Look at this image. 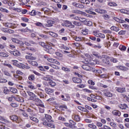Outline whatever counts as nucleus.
<instances>
[{"label":"nucleus","mask_w":129,"mask_h":129,"mask_svg":"<svg viewBox=\"0 0 129 129\" xmlns=\"http://www.w3.org/2000/svg\"><path fill=\"white\" fill-rule=\"evenodd\" d=\"M28 95L29 96V100H32L35 102H42V100L37 97V95L32 92H27Z\"/></svg>","instance_id":"f257e3e1"},{"label":"nucleus","mask_w":129,"mask_h":129,"mask_svg":"<svg viewBox=\"0 0 129 129\" xmlns=\"http://www.w3.org/2000/svg\"><path fill=\"white\" fill-rule=\"evenodd\" d=\"M61 26L70 28V29H74V28H75V25H73L72 22L68 20H63V22L61 23Z\"/></svg>","instance_id":"f03ea898"},{"label":"nucleus","mask_w":129,"mask_h":129,"mask_svg":"<svg viewBox=\"0 0 129 129\" xmlns=\"http://www.w3.org/2000/svg\"><path fill=\"white\" fill-rule=\"evenodd\" d=\"M110 57L108 55H104L103 58L102 59V62L103 64H105L106 65H111V63H110Z\"/></svg>","instance_id":"7ed1b4c3"},{"label":"nucleus","mask_w":129,"mask_h":129,"mask_svg":"<svg viewBox=\"0 0 129 129\" xmlns=\"http://www.w3.org/2000/svg\"><path fill=\"white\" fill-rule=\"evenodd\" d=\"M93 35L98 38H101V39H104L105 38V35L104 34L100 33L99 30H96L93 32Z\"/></svg>","instance_id":"20e7f679"},{"label":"nucleus","mask_w":129,"mask_h":129,"mask_svg":"<svg viewBox=\"0 0 129 129\" xmlns=\"http://www.w3.org/2000/svg\"><path fill=\"white\" fill-rule=\"evenodd\" d=\"M103 95L106 97H112L113 95L108 89H105L103 90Z\"/></svg>","instance_id":"39448f33"},{"label":"nucleus","mask_w":129,"mask_h":129,"mask_svg":"<svg viewBox=\"0 0 129 129\" xmlns=\"http://www.w3.org/2000/svg\"><path fill=\"white\" fill-rule=\"evenodd\" d=\"M43 125H47L48 126V127H50L51 128H55L56 127L55 124L52 122H48L45 121L43 122Z\"/></svg>","instance_id":"423d86ee"},{"label":"nucleus","mask_w":129,"mask_h":129,"mask_svg":"<svg viewBox=\"0 0 129 129\" xmlns=\"http://www.w3.org/2000/svg\"><path fill=\"white\" fill-rule=\"evenodd\" d=\"M10 119L14 122H16L17 123H19L20 121H19V117L17 116V115H12L10 116Z\"/></svg>","instance_id":"0eeeda50"},{"label":"nucleus","mask_w":129,"mask_h":129,"mask_svg":"<svg viewBox=\"0 0 129 129\" xmlns=\"http://www.w3.org/2000/svg\"><path fill=\"white\" fill-rule=\"evenodd\" d=\"M25 53L27 54V55H28L25 56L26 59H27L28 60H36V57L33 56L32 53L29 52H26Z\"/></svg>","instance_id":"6e6552de"},{"label":"nucleus","mask_w":129,"mask_h":129,"mask_svg":"<svg viewBox=\"0 0 129 129\" xmlns=\"http://www.w3.org/2000/svg\"><path fill=\"white\" fill-rule=\"evenodd\" d=\"M61 97L62 99V100L63 101H68L70 99V96L68 94H65L64 96V95H61Z\"/></svg>","instance_id":"1a4fd4ad"},{"label":"nucleus","mask_w":129,"mask_h":129,"mask_svg":"<svg viewBox=\"0 0 129 129\" xmlns=\"http://www.w3.org/2000/svg\"><path fill=\"white\" fill-rule=\"evenodd\" d=\"M70 128H77V126H75L76 125V122L74 121L73 120H70Z\"/></svg>","instance_id":"9d476101"},{"label":"nucleus","mask_w":129,"mask_h":129,"mask_svg":"<svg viewBox=\"0 0 129 129\" xmlns=\"http://www.w3.org/2000/svg\"><path fill=\"white\" fill-rule=\"evenodd\" d=\"M72 80L74 83H77L78 84L82 83V80L79 78L73 77Z\"/></svg>","instance_id":"9b49d317"},{"label":"nucleus","mask_w":129,"mask_h":129,"mask_svg":"<svg viewBox=\"0 0 129 129\" xmlns=\"http://www.w3.org/2000/svg\"><path fill=\"white\" fill-rule=\"evenodd\" d=\"M9 52L10 53V54H11V55H13L14 56H16V57H18V56H20L21 55L20 51H19L18 50H15L14 51L10 50Z\"/></svg>","instance_id":"f8f14e48"},{"label":"nucleus","mask_w":129,"mask_h":129,"mask_svg":"<svg viewBox=\"0 0 129 129\" xmlns=\"http://www.w3.org/2000/svg\"><path fill=\"white\" fill-rule=\"evenodd\" d=\"M12 41L13 42V43H15V44H19L20 45H24V43L23 42L16 38H12Z\"/></svg>","instance_id":"ddd939ff"},{"label":"nucleus","mask_w":129,"mask_h":129,"mask_svg":"<svg viewBox=\"0 0 129 129\" xmlns=\"http://www.w3.org/2000/svg\"><path fill=\"white\" fill-rule=\"evenodd\" d=\"M14 98L17 101H18L19 102H24L25 100H24V98L23 97L17 95L14 97Z\"/></svg>","instance_id":"4468645a"},{"label":"nucleus","mask_w":129,"mask_h":129,"mask_svg":"<svg viewBox=\"0 0 129 129\" xmlns=\"http://www.w3.org/2000/svg\"><path fill=\"white\" fill-rule=\"evenodd\" d=\"M48 84L52 88H54V87L56 85V82L52 80H49L48 82Z\"/></svg>","instance_id":"2eb2a0df"},{"label":"nucleus","mask_w":129,"mask_h":129,"mask_svg":"<svg viewBox=\"0 0 129 129\" xmlns=\"http://www.w3.org/2000/svg\"><path fill=\"white\" fill-rule=\"evenodd\" d=\"M82 67L83 69H84V70H86L87 71H90V70H92V67L87 64H83Z\"/></svg>","instance_id":"dca6fc26"},{"label":"nucleus","mask_w":129,"mask_h":129,"mask_svg":"<svg viewBox=\"0 0 129 129\" xmlns=\"http://www.w3.org/2000/svg\"><path fill=\"white\" fill-rule=\"evenodd\" d=\"M47 24H46L45 25V26L50 27H52V26H53V25H54V24H55V21H54L53 20H47Z\"/></svg>","instance_id":"f3484780"},{"label":"nucleus","mask_w":129,"mask_h":129,"mask_svg":"<svg viewBox=\"0 0 129 129\" xmlns=\"http://www.w3.org/2000/svg\"><path fill=\"white\" fill-rule=\"evenodd\" d=\"M84 25H86V26H89V27H90V26H92V22L88 20H85L84 21H82Z\"/></svg>","instance_id":"a211bd4d"},{"label":"nucleus","mask_w":129,"mask_h":129,"mask_svg":"<svg viewBox=\"0 0 129 129\" xmlns=\"http://www.w3.org/2000/svg\"><path fill=\"white\" fill-rule=\"evenodd\" d=\"M28 62L29 64H30V65H32V66L38 67V62L35 60H28Z\"/></svg>","instance_id":"6ab92c4d"},{"label":"nucleus","mask_w":129,"mask_h":129,"mask_svg":"<svg viewBox=\"0 0 129 129\" xmlns=\"http://www.w3.org/2000/svg\"><path fill=\"white\" fill-rule=\"evenodd\" d=\"M45 91L47 94H51V93H53L54 92V89L46 88L45 89Z\"/></svg>","instance_id":"aec40b11"},{"label":"nucleus","mask_w":129,"mask_h":129,"mask_svg":"<svg viewBox=\"0 0 129 129\" xmlns=\"http://www.w3.org/2000/svg\"><path fill=\"white\" fill-rule=\"evenodd\" d=\"M112 113L114 115H116V116H120V115H121V113L120 112V111L117 110H114L112 112Z\"/></svg>","instance_id":"412c9836"},{"label":"nucleus","mask_w":129,"mask_h":129,"mask_svg":"<svg viewBox=\"0 0 129 129\" xmlns=\"http://www.w3.org/2000/svg\"><path fill=\"white\" fill-rule=\"evenodd\" d=\"M75 40L76 42H82V41L84 40V37L81 36H76L75 37Z\"/></svg>","instance_id":"4be33fe9"},{"label":"nucleus","mask_w":129,"mask_h":129,"mask_svg":"<svg viewBox=\"0 0 129 129\" xmlns=\"http://www.w3.org/2000/svg\"><path fill=\"white\" fill-rule=\"evenodd\" d=\"M78 109L79 110H81L82 111H84V112H89V111L88 110L86 109V107H82L81 106H78Z\"/></svg>","instance_id":"5701e85b"},{"label":"nucleus","mask_w":129,"mask_h":129,"mask_svg":"<svg viewBox=\"0 0 129 129\" xmlns=\"http://www.w3.org/2000/svg\"><path fill=\"white\" fill-rule=\"evenodd\" d=\"M116 91L120 93H123V92H125V88L118 87L116 88Z\"/></svg>","instance_id":"b1692460"},{"label":"nucleus","mask_w":129,"mask_h":129,"mask_svg":"<svg viewBox=\"0 0 129 129\" xmlns=\"http://www.w3.org/2000/svg\"><path fill=\"white\" fill-rule=\"evenodd\" d=\"M28 79L30 81H35L36 80V77H35V75L30 74L28 76Z\"/></svg>","instance_id":"393cba45"},{"label":"nucleus","mask_w":129,"mask_h":129,"mask_svg":"<svg viewBox=\"0 0 129 129\" xmlns=\"http://www.w3.org/2000/svg\"><path fill=\"white\" fill-rule=\"evenodd\" d=\"M95 12L98 13L99 14H105L106 11L104 10H101L99 8L95 9Z\"/></svg>","instance_id":"a878e982"},{"label":"nucleus","mask_w":129,"mask_h":129,"mask_svg":"<svg viewBox=\"0 0 129 129\" xmlns=\"http://www.w3.org/2000/svg\"><path fill=\"white\" fill-rule=\"evenodd\" d=\"M80 43H78L77 42L72 43V45L74 48L76 49H80Z\"/></svg>","instance_id":"bb28decb"},{"label":"nucleus","mask_w":129,"mask_h":129,"mask_svg":"<svg viewBox=\"0 0 129 129\" xmlns=\"http://www.w3.org/2000/svg\"><path fill=\"white\" fill-rule=\"evenodd\" d=\"M35 93L37 94L38 96H39L40 98H44V97L45 96L44 94L41 92H38V91L35 90Z\"/></svg>","instance_id":"cd10ccee"},{"label":"nucleus","mask_w":129,"mask_h":129,"mask_svg":"<svg viewBox=\"0 0 129 129\" xmlns=\"http://www.w3.org/2000/svg\"><path fill=\"white\" fill-rule=\"evenodd\" d=\"M73 118L76 121H80V116L78 114H75L73 116Z\"/></svg>","instance_id":"c85d7f7f"},{"label":"nucleus","mask_w":129,"mask_h":129,"mask_svg":"<svg viewBox=\"0 0 129 129\" xmlns=\"http://www.w3.org/2000/svg\"><path fill=\"white\" fill-rule=\"evenodd\" d=\"M4 26L6 28H14V26H13V23H9V22L5 23L4 24Z\"/></svg>","instance_id":"c756f323"},{"label":"nucleus","mask_w":129,"mask_h":129,"mask_svg":"<svg viewBox=\"0 0 129 129\" xmlns=\"http://www.w3.org/2000/svg\"><path fill=\"white\" fill-rule=\"evenodd\" d=\"M29 118L31 119V120H32V121H34V122H36V123H38L39 122V119L37 118L36 117H35V116H29Z\"/></svg>","instance_id":"7c9ffc66"},{"label":"nucleus","mask_w":129,"mask_h":129,"mask_svg":"<svg viewBox=\"0 0 129 129\" xmlns=\"http://www.w3.org/2000/svg\"><path fill=\"white\" fill-rule=\"evenodd\" d=\"M117 68L122 71H127V70H128V68L125 67V66H119Z\"/></svg>","instance_id":"2f4dec72"},{"label":"nucleus","mask_w":129,"mask_h":129,"mask_svg":"<svg viewBox=\"0 0 129 129\" xmlns=\"http://www.w3.org/2000/svg\"><path fill=\"white\" fill-rule=\"evenodd\" d=\"M41 11L44 12L45 15H48V13H49V12H50V10L47 8H42L41 9Z\"/></svg>","instance_id":"473e14b6"},{"label":"nucleus","mask_w":129,"mask_h":129,"mask_svg":"<svg viewBox=\"0 0 129 129\" xmlns=\"http://www.w3.org/2000/svg\"><path fill=\"white\" fill-rule=\"evenodd\" d=\"M55 54L56 55V57L58 59H61V58L63 57V54H62V53H61V52H59L58 51H56V52H55Z\"/></svg>","instance_id":"72a5a7b5"},{"label":"nucleus","mask_w":129,"mask_h":129,"mask_svg":"<svg viewBox=\"0 0 129 129\" xmlns=\"http://www.w3.org/2000/svg\"><path fill=\"white\" fill-rule=\"evenodd\" d=\"M22 116H23V117L26 118V119H27V118H29V114H28V113H27V112L24 110H22Z\"/></svg>","instance_id":"f704fd0d"},{"label":"nucleus","mask_w":129,"mask_h":129,"mask_svg":"<svg viewBox=\"0 0 129 129\" xmlns=\"http://www.w3.org/2000/svg\"><path fill=\"white\" fill-rule=\"evenodd\" d=\"M13 76L14 77V78H16V79H17V80H19L21 81V80H23V77L21 76H19V75L17 74H14Z\"/></svg>","instance_id":"c9c22d12"},{"label":"nucleus","mask_w":129,"mask_h":129,"mask_svg":"<svg viewBox=\"0 0 129 129\" xmlns=\"http://www.w3.org/2000/svg\"><path fill=\"white\" fill-rule=\"evenodd\" d=\"M107 5L109 7H117L118 6L117 4L115 3V2H108Z\"/></svg>","instance_id":"e433bc0d"},{"label":"nucleus","mask_w":129,"mask_h":129,"mask_svg":"<svg viewBox=\"0 0 129 129\" xmlns=\"http://www.w3.org/2000/svg\"><path fill=\"white\" fill-rule=\"evenodd\" d=\"M59 47L60 49H61L62 50H69V47H68V46H65L63 44H60Z\"/></svg>","instance_id":"4c0bfd02"},{"label":"nucleus","mask_w":129,"mask_h":129,"mask_svg":"<svg viewBox=\"0 0 129 129\" xmlns=\"http://www.w3.org/2000/svg\"><path fill=\"white\" fill-rule=\"evenodd\" d=\"M92 54L93 56H95L96 58H100V57H101L99 52H97L96 51H93Z\"/></svg>","instance_id":"58836bf2"},{"label":"nucleus","mask_w":129,"mask_h":129,"mask_svg":"<svg viewBox=\"0 0 129 129\" xmlns=\"http://www.w3.org/2000/svg\"><path fill=\"white\" fill-rule=\"evenodd\" d=\"M119 108L121 109H126L127 108V105L126 104H123L119 105Z\"/></svg>","instance_id":"ea45409f"},{"label":"nucleus","mask_w":129,"mask_h":129,"mask_svg":"<svg viewBox=\"0 0 129 129\" xmlns=\"http://www.w3.org/2000/svg\"><path fill=\"white\" fill-rule=\"evenodd\" d=\"M49 66H50V67H52V68L56 69V70H59V69H60V67L55 65L54 64L49 63Z\"/></svg>","instance_id":"a19ab883"},{"label":"nucleus","mask_w":129,"mask_h":129,"mask_svg":"<svg viewBox=\"0 0 129 129\" xmlns=\"http://www.w3.org/2000/svg\"><path fill=\"white\" fill-rule=\"evenodd\" d=\"M82 33L84 36H86L88 35V29L85 28L82 30Z\"/></svg>","instance_id":"79ce46f5"},{"label":"nucleus","mask_w":129,"mask_h":129,"mask_svg":"<svg viewBox=\"0 0 129 129\" xmlns=\"http://www.w3.org/2000/svg\"><path fill=\"white\" fill-rule=\"evenodd\" d=\"M119 49L120 51H125L126 50V47L122 44H121L119 46Z\"/></svg>","instance_id":"37998d69"},{"label":"nucleus","mask_w":129,"mask_h":129,"mask_svg":"<svg viewBox=\"0 0 129 129\" xmlns=\"http://www.w3.org/2000/svg\"><path fill=\"white\" fill-rule=\"evenodd\" d=\"M102 17L104 20H105L106 21H108V20L110 19V16L107 14H103Z\"/></svg>","instance_id":"c03bdc74"},{"label":"nucleus","mask_w":129,"mask_h":129,"mask_svg":"<svg viewBox=\"0 0 129 129\" xmlns=\"http://www.w3.org/2000/svg\"><path fill=\"white\" fill-rule=\"evenodd\" d=\"M111 31H114L115 32H118L119 31V28L116 27V26H112L110 28Z\"/></svg>","instance_id":"a18cd8bd"},{"label":"nucleus","mask_w":129,"mask_h":129,"mask_svg":"<svg viewBox=\"0 0 129 129\" xmlns=\"http://www.w3.org/2000/svg\"><path fill=\"white\" fill-rule=\"evenodd\" d=\"M61 70H62V71H64L66 73L70 72V69L67 67H62L61 68Z\"/></svg>","instance_id":"49530a36"},{"label":"nucleus","mask_w":129,"mask_h":129,"mask_svg":"<svg viewBox=\"0 0 129 129\" xmlns=\"http://www.w3.org/2000/svg\"><path fill=\"white\" fill-rule=\"evenodd\" d=\"M79 2H81V4H86V5L90 4L89 0H79Z\"/></svg>","instance_id":"de8ad7c7"},{"label":"nucleus","mask_w":129,"mask_h":129,"mask_svg":"<svg viewBox=\"0 0 129 129\" xmlns=\"http://www.w3.org/2000/svg\"><path fill=\"white\" fill-rule=\"evenodd\" d=\"M45 119H46V120H47V121H49L52 118V116L48 114H46L45 115Z\"/></svg>","instance_id":"09e8293b"},{"label":"nucleus","mask_w":129,"mask_h":129,"mask_svg":"<svg viewBox=\"0 0 129 129\" xmlns=\"http://www.w3.org/2000/svg\"><path fill=\"white\" fill-rule=\"evenodd\" d=\"M73 19L74 20H76V21H80V22H82L81 20H85V18H81L78 16H75L74 18H73Z\"/></svg>","instance_id":"8fccbe9b"},{"label":"nucleus","mask_w":129,"mask_h":129,"mask_svg":"<svg viewBox=\"0 0 129 129\" xmlns=\"http://www.w3.org/2000/svg\"><path fill=\"white\" fill-rule=\"evenodd\" d=\"M10 105L12 107H13L14 108H16V107H19V104H18V103H15V102L11 103Z\"/></svg>","instance_id":"3c124183"},{"label":"nucleus","mask_w":129,"mask_h":129,"mask_svg":"<svg viewBox=\"0 0 129 129\" xmlns=\"http://www.w3.org/2000/svg\"><path fill=\"white\" fill-rule=\"evenodd\" d=\"M0 11L1 12H4V13H7V14H9L10 12V11H9L7 9L3 7H0Z\"/></svg>","instance_id":"603ef678"},{"label":"nucleus","mask_w":129,"mask_h":129,"mask_svg":"<svg viewBox=\"0 0 129 129\" xmlns=\"http://www.w3.org/2000/svg\"><path fill=\"white\" fill-rule=\"evenodd\" d=\"M39 45H40V46H42V47H43V48H48V45H47L45 42H39Z\"/></svg>","instance_id":"864d4df0"},{"label":"nucleus","mask_w":129,"mask_h":129,"mask_svg":"<svg viewBox=\"0 0 129 129\" xmlns=\"http://www.w3.org/2000/svg\"><path fill=\"white\" fill-rule=\"evenodd\" d=\"M10 90L12 93H17V92H18V90L15 88L11 87L10 88Z\"/></svg>","instance_id":"5fc2aeb1"},{"label":"nucleus","mask_w":129,"mask_h":129,"mask_svg":"<svg viewBox=\"0 0 129 129\" xmlns=\"http://www.w3.org/2000/svg\"><path fill=\"white\" fill-rule=\"evenodd\" d=\"M39 37H41L43 40H47L48 39V36L46 35H44L42 34H39Z\"/></svg>","instance_id":"6e6d98bb"},{"label":"nucleus","mask_w":129,"mask_h":129,"mask_svg":"<svg viewBox=\"0 0 129 129\" xmlns=\"http://www.w3.org/2000/svg\"><path fill=\"white\" fill-rule=\"evenodd\" d=\"M4 93L5 94H9L10 93V90L8 89V88L6 87L4 88Z\"/></svg>","instance_id":"4d7b16f0"},{"label":"nucleus","mask_w":129,"mask_h":129,"mask_svg":"<svg viewBox=\"0 0 129 129\" xmlns=\"http://www.w3.org/2000/svg\"><path fill=\"white\" fill-rule=\"evenodd\" d=\"M0 56L1 57H9V54L6 52H0Z\"/></svg>","instance_id":"13d9d810"},{"label":"nucleus","mask_w":129,"mask_h":129,"mask_svg":"<svg viewBox=\"0 0 129 129\" xmlns=\"http://www.w3.org/2000/svg\"><path fill=\"white\" fill-rule=\"evenodd\" d=\"M29 2H30V0H21V5H22V6H25V5H27V4H28V3H29Z\"/></svg>","instance_id":"bf43d9fd"},{"label":"nucleus","mask_w":129,"mask_h":129,"mask_svg":"<svg viewBox=\"0 0 129 129\" xmlns=\"http://www.w3.org/2000/svg\"><path fill=\"white\" fill-rule=\"evenodd\" d=\"M29 14L30 16H36V15H37V12L35 11V10H32L31 12L29 13Z\"/></svg>","instance_id":"052dcab7"},{"label":"nucleus","mask_w":129,"mask_h":129,"mask_svg":"<svg viewBox=\"0 0 129 129\" xmlns=\"http://www.w3.org/2000/svg\"><path fill=\"white\" fill-rule=\"evenodd\" d=\"M32 73L34 74L36 76H42L41 74L35 70H32Z\"/></svg>","instance_id":"680f3d73"},{"label":"nucleus","mask_w":129,"mask_h":129,"mask_svg":"<svg viewBox=\"0 0 129 129\" xmlns=\"http://www.w3.org/2000/svg\"><path fill=\"white\" fill-rule=\"evenodd\" d=\"M49 35H50V36H52V37H54L55 38L58 37V34H57L56 33H54L53 32H49Z\"/></svg>","instance_id":"e2e57ef3"},{"label":"nucleus","mask_w":129,"mask_h":129,"mask_svg":"<svg viewBox=\"0 0 129 129\" xmlns=\"http://www.w3.org/2000/svg\"><path fill=\"white\" fill-rule=\"evenodd\" d=\"M21 20H22V21H23V22H25V23H28L29 21L28 18H27V17H22Z\"/></svg>","instance_id":"0e129e2a"},{"label":"nucleus","mask_w":129,"mask_h":129,"mask_svg":"<svg viewBox=\"0 0 129 129\" xmlns=\"http://www.w3.org/2000/svg\"><path fill=\"white\" fill-rule=\"evenodd\" d=\"M73 24L75 25V26H78L79 27H80V26H81V23L80 22H78L75 21L73 22Z\"/></svg>","instance_id":"69168bd1"},{"label":"nucleus","mask_w":129,"mask_h":129,"mask_svg":"<svg viewBox=\"0 0 129 129\" xmlns=\"http://www.w3.org/2000/svg\"><path fill=\"white\" fill-rule=\"evenodd\" d=\"M35 26H37V27H42L43 28L44 25H43V23L41 22H37L35 23Z\"/></svg>","instance_id":"338daca9"},{"label":"nucleus","mask_w":129,"mask_h":129,"mask_svg":"<svg viewBox=\"0 0 129 129\" xmlns=\"http://www.w3.org/2000/svg\"><path fill=\"white\" fill-rule=\"evenodd\" d=\"M88 126H89V127H90L91 128H93V129L96 128V125H94L93 123L89 124Z\"/></svg>","instance_id":"774afa93"}]
</instances>
